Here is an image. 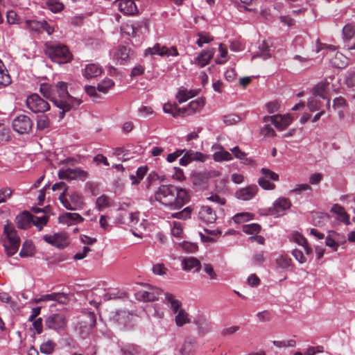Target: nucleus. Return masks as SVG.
I'll list each match as a JSON object with an SVG mask.
<instances>
[{
	"label": "nucleus",
	"instance_id": "46",
	"mask_svg": "<svg viewBox=\"0 0 355 355\" xmlns=\"http://www.w3.org/2000/svg\"><path fill=\"white\" fill-rule=\"evenodd\" d=\"M49 220V216H48L38 217L33 215L31 223H33L39 231H41L43 229V227L46 225Z\"/></svg>",
	"mask_w": 355,
	"mask_h": 355
},
{
	"label": "nucleus",
	"instance_id": "56",
	"mask_svg": "<svg viewBox=\"0 0 355 355\" xmlns=\"http://www.w3.org/2000/svg\"><path fill=\"white\" fill-rule=\"evenodd\" d=\"M322 50H327L329 51L334 52L336 50V47L334 45L327 44L320 42V40L318 39L316 41V53H319Z\"/></svg>",
	"mask_w": 355,
	"mask_h": 355
},
{
	"label": "nucleus",
	"instance_id": "39",
	"mask_svg": "<svg viewBox=\"0 0 355 355\" xmlns=\"http://www.w3.org/2000/svg\"><path fill=\"white\" fill-rule=\"evenodd\" d=\"M148 171L147 166H139L136 171V177L134 175H130V179L132 180V184H138L144 178Z\"/></svg>",
	"mask_w": 355,
	"mask_h": 355
},
{
	"label": "nucleus",
	"instance_id": "31",
	"mask_svg": "<svg viewBox=\"0 0 355 355\" xmlns=\"http://www.w3.org/2000/svg\"><path fill=\"white\" fill-rule=\"evenodd\" d=\"M34 253L35 248L33 245V242L30 240H26L22 244V248L19 252V256L21 257H28L33 256Z\"/></svg>",
	"mask_w": 355,
	"mask_h": 355
},
{
	"label": "nucleus",
	"instance_id": "28",
	"mask_svg": "<svg viewBox=\"0 0 355 355\" xmlns=\"http://www.w3.org/2000/svg\"><path fill=\"white\" fill-rule=\"evenodd\" d=\"M166 50V46H161L159 43H156L153 47H148L144 51V56L158 55L163 57L165 56V54H167Z\"/></svg>",
	"mask_w": 355,
	"mask_h": 355
},
{
	"label": "nucleus",
	"instance_id": "25",
	"mask_svg": "<svg viewBox=\"0 0 355 355\" xmlns=\"http://www.w3.org/2000/svg\"><path fill=\"white\" fill-rule=\"evenodd\" d=\"M329 85L327 81H321L315 85L312 89L313 95L315 97L322 98H327V88Z\"/></svg>",
	"mask_w": 355,
	"mask_h": 355
},
{
	"label": "nucleus",
	"instance_id": "54",
	"mask_svg": "<svg viewBox=\"0 0 355 355\" xmlns=\"http://www.w3.org/2000/svg\"><path fill=\"white\" fill-rule=\"evenodd\" d=\"M223 121L226 125H232L241 121V117L235 114H230L223 116Z\"/></svg>",
	"mask_w": 355,
	"mask_h": 355
},
{
	"label": "nucleus",
	"instance_id": "33",
	"mask_svg": "<svg viewBox=\"0 0 355 355\" xmlns=\"http://www.w3.org/2000/svg\"><path fill=\"white\" fill-rule=\"evenodd\" d=\"M82 313L85 317V320L83 321L85 326L88 327L90 329H93L96 324V313L89 310H84Z\"/></svg>",
	"mask_w": 355,
	"mask_h": 355
},
{
	"label": "nucleus",
	"instance_id": "23",
	"mask_svg": "<svg viewBox=\"0 0 355 355\" xmlns=\"http://www.w3.org/2000/svg\"><path fill=\"white\" fill-rule=\"evenodd\" d=\"M121 355H141L142 349L140 346L132 344L126 343L120 346Z\"/></svg>",
	"mask_w": 355,
	"mask_h": 355
},
{
	"label": "nucleus",
	"instance_id": "63",
	"mask_svg": "<svg viewBox=\"0 0 355 355\" xmlns=\"http://www.w3.org/2000/svg\"><path fill=\"white\" fill-rule=\"evenodd\" d=\"M190 150H187L186 149V151L183 153V156L180 159L179 164L181 166H187L190 163L193 162V159L191 157V154Z\"/></svg>",
	"mask_w": 355,
	"mask_h": 355
},
{
	"label": "nucleus",
	"instance_id": "20",
	"mask_svg": "<svg viewBox=\"0 0 355 355\" xmlns=\"http://www.w3.org/2000/svg\"><path fill=\"white\" fill-rule=\"evenodd\" d=\"M331 212L338 216L336 218L337 220L345 223L346 225L350 224L349 216L341 205L334 204L331 208Z\"/></svg>",
	"mask_w": 355,
	"mask_h": 355
},
{
	"label": "nucleus",
	"instance_id": "61",
	"mask_svg": "<svg viewBox=\"0 0 355 355\" xmlns=\"http://www.w3.org/2000/svg\"><path fill=\"white\" fill-rule=\"evenodd\" d=\"M187 313L183 310H180L178 314L175 316V322L178 327H181L188 322Z\"/></svg>",
	"mask_w": 355,
	"mask_h": 355
},
{
	"label": "nucleus",
	"instance_id": "17",
	"mask_svg": "<svg viewBox=\"0 0 355 355\" xmlns=\"http://www.w3.org/2000/svg\"><path fill=\"white\" fill-rule=\"evenodd\" d=\"M198 218L205 223H213L217 218L216 212L209 206L201 207Z\"/></svg>",
	"mask_w": 355,
	"mask_h": 355
},
{
	"label": "nucleus",
	"instance_id": "9",
	"mask_svg": "<svg viewBox=\"0 0 355 355\" xmlns=\"http://www.w3.org/2000/svg\"><path fill=\"white\" fill-rule=\"evenodd\" d=\"M43 239L47 243L59 249L66 248L69 243L65 233H55L53 235L45 234Z\"/></svg>",
	"mask_w": 355,
	"mask_h": 355
},
{
	"label": "nucleus",
	"instance_id": "5",
	"mask_svg": "<svg viewBox=\"0 0 355 355\" xmlns=\"http://www.w3.org/2000/svg\"><path fill=\"white\" fill-rule=\"evenodd\" d=\"M132 315L125 310H117L111 313L110 321L120 330H128L132 327Z\"/></svg>",
	"mask_w": 355,
	"mask_h": 355
},
{
	"label": "nucleus",
	"instance_id": "22",
	"mask_svg": "<svg viewBox=\"0 0 355 355\" xmlns=\"http://www.w3.org/2000/svg\"><path fill=\"white\" fill-rule=\"evenodd\" d=\"M43 295L44 301H55L61 304H66L69 298L67 294L64 293H51Z\"/></svg>",
	"mask_w": 355,
	"mask_h": 355
},
{
	"label": "nucleus",
	"instance_id": "41",
	"mask_svg": "<svg viewBox=\"0 0 355 355\" xmlns=\"http://www.w3.org/2000/svg\"><path fill=\"white\" fill-rule=\"evenodd\" d=\"M165 300L170 304L171 309L174 313H177L178 309L182 305V303L176 299H174V296L171 293H165Z\"/></svg>",
	"mask_w": 355,
	"mask_h": 355
},
{
	"label": "nucleus",
	"instance_id": "21",
	"mask_svg": "<svg viewBox=\"0 0 355 355\" xmlns=\"http://www.w3.org/2000/svg\"><path fill=\"white\" fill-rule=\"evenodd\" d=\"M163 111L164 113L171 114L173 117L183 116L182 107H180L176 103H166L163 105Z\"/></svg>",
	"mask_w": 355,
	"mask_h": 355
},
{
	"label": "nucleus",
	"instance_id": "6",
	"mask_svg": "<svg viewBox=\"0 0 355 355\" xmlns=\"http://www.w3.org/2000/svg\"><path fill=\"white\" fill-rule=\"evenodd\" d=\"M67 324V320L63 313H51L46 316L44 321L45 328L53 330L57 333L63 331Z\"/></svg>",
	"mask_w": 355,
	"mask_h": 355
},
{
	"label": "nucleus",
	"instance_id": "47",
	"mask_svg": "<svg viewBox=\"0 0 355 355\" xmlns=\"http://www.w3.org/2000/svg\"><path fill=\"white\" fill-rule=\"evenodd\" d=\"M50 126V119L46 114H41L37 116V128L39 130H43Z\"/></svg>",
	"mask_w": 355,
	"mask_h": 355
},
{
	"label": "nucleus",
	"instance_id": "51",
	"mask_svg": "<svg viewBox=\"0 0 355 355\" xmlns=\"http://www.w3.org/2000/svg\"><path fill=\"white\" fill-rule=\"evenodd\" d=\"M96 206L99 211H101L105 207H110V200L107 196L103 194L96 198Z\"/></svg>",
	"mask_w": 355,
	"mask_h": 355
},
{
	"label": "nucleus",
	"instance_id": "49",
	"mask_svg": "<svg viewBox=\"0 0 355 355\" xmlns=\"http://www.w3.org/2000/svg\"><path fill=\"white\" fill-rule=\"evenodd\" d=\"M192 210L191 207H187L180 211L172 214L171 216L174 218L186 220L191 218Z\"/></svg>",
	"mask_w": 355,
	"mask_h": 355
},
{
	"label": "nucleus",
	"instance_id": "34",
	"mask_svg": "<svg viewBox=\"0 0 355 355\" xmlns=\"http://www.w3.org/2000/svg\"><path fill=\"white\" fill-rule=\"evenodd\" d=\"M292 259L286 254L279 255L275 260L277 268L282 270H288L291 267Z\"/></svg>",
	"mask_w": 355,
	"mask_h": 355
},
{
	"label": "nucleus",
	"instance_id": "38",
	"mask_svg": "<svg viewBox=\"0 0 355 355\" xmlns=\"http://www.w3.org/2000/svg\"><path fill=\"white\" fill-rule=\"evenodd\" d=\"M196 346V340L195 339H187L186 340L182 347L180 350V353L181 355H189L191 353L193 352L195 350Z\"/></svg>",
	"mask_w": 355,
	"mask_h": 355
},
{
	"label": "nucleus",
	"instance_id": "3",
	"mask_svg": "<svg viewBox=\"0 0 355 355\" xmlns=\"http://www.w3.org/2000/svg\"><path fill=\"white\" fill-rule=\"evenodd\" d=\"M45 54L52 62L60 64L70 62L73 59L69 48L62 44H46Z\"/></svg>",
	"mask_w": 355,
	"mask_h": 355
},
{
	"label": "nucleus",
	"instance_id": "48",
	"mask_svg": "<svg viewBox=\"0 0 355 355\" xmlns=\"http://www.w3.org/2000/svg\"><path fill=\"white\" fill-rule=\"evenodd\" d=\"M261 227L258 223H250L244 225L242 227V230L246 234H258L260 232Z\"/></svg>",
	"mask_w": 355,
	"mask_h": 355
},
{
	"label": "nucleus",
	"instance_id": "2",
	"mask_svg": "<svg viewBox=\"0 0 355 355\" xmlns=\"http://www.w3.org/2000/svg\"><path fill=\"white\" fill-rule=\"evenodd\" d=\"M68 85L67 82L64 81H59L55 85V89L58 95H54L52 103L61 110L58 114L60 120L64 118L67 112L77 110L83 102L81 99L69 94Z\"/></svg>",
	"mask_w": 355,
	"mask_h": 355
},
{
	"label": "nucleus",
	"instance_id": "35",
	"mask_svg": "<svg viewBox=\"0 0 355 355\" xmlns=\"http://www.w3.org/2000/svg\"><path fill=\"white\" fill-rule=\"evenodd\" d=\"M200 334L205 335L211 330V324L205 318H199L195 321Z\"/></svg>",
	"mask_w": 355,
	"mask_h": 355
},
{
	"label": "nucleus",
	"instance_id": "53",
	"mask_svg": "<svg viewBox=\"0 0 355 355\" xmlns=\"http://www.w3.org/2000/svg\"><path fill=\"white\" fill-rule=\"evenodd\" d=\"M6 18L9 24H20L21 23V17L12 10L7 11Z\"/></svg>",
	"mask_w": 355,
	"mask_h": 355
},
{
	"label": "nucleus",
	"instance_id": "7",
	"mask_svg": "<svg viewBox=\"0 0 355 355\" xmlns=\"http://www.w3.org/2000/svg\"><path fill=\"white\" fill-rule=\"evenodd\" d=\"M26 105L34 113H44L50 109L49 103L37 94H32L28 96Z\"/></svg>",
	"mask_w": 355,
	"mask_h": 355
},
{
	"label": "nucleus",
	"instance_id": "57",
	"mask_svg": "<svg viewBox=\"0 0 355 355\" xmlns=\"http://www.w3.org/2000/svg\"><path fill=\"white\" fill-rule=\"evenodd\" d=\"M355 33V29L352 24H347L343 28V35L345 39L350 40Z\"/></svg>",
	"mask_w": 355,
	"mask_h": 355
},
{
	"label": "nucleus",
	"instance_id": "60",
	"mask_svg": "<svg viewBox=\"0 0 355 355\" xmlns=\"http://www.w3.org/2000/svg\"><path fill=\"white\" fill-rule=\"evenodd\" d=\"M175 98L180 104L188 101L189 98L187 94V89L184 87L180 88L175 95Z\"/></svg>",
	"mask_w": 355,
	"mask_h": 355
},
{
	"label": "nucleus",
	"instance_id": "10",
	"mask_svg": "<svg viewBox=\"0 0 355 355\" xmlns=\"http://www.w3.org/2000/svg\"><path fill=\"white\" fill-rule=\"evenodd\" d=\"M164 291L157 287L148 286V291H139L137 293V298L144 302H153L157 300L159 296L161 295Z\"/></svg>",
	"mask_w": 355,
	"mask_h": 355
},
{
	"label": "nucleus",
	"instance_id": "26",
	"mask_svg": "<svg viewBox=\"0 0 355 355\" xmlns=\"http://www.w3.org/2000/svg\"><path fill=\"white\" fill-rule=\"evenodd\" d=\"M276 116L277 120H275V122H273V125L279 130L286 129L292 122V119L289 114H277Z\"/></svg>",
	"mask_w": 355,
	"mask_h": 355
},
{
	"label": "nucleus",
	"instance_id": "11",
	"mask_svg": "<svg viewBox=\"0 0 355 355\" xmlns=\"http://www.w3.org/2000/svg\"><path fill=\"white\" fill-rule=\"evenodd\" d=\"M273 212L272 215L279 217L283 216L285 211L291 207V200L285 197H281L277 199L272 204Z\"/></svg>",
	"mask_w": 355,
	"mask_h": 355
},
{
	"label": "nucleus",
	"instance_id": "37",
	"mask_svg": "<svg viewBox=\"0 0 355 355\" xmlns=\"http://www.w3.org/2000/svg\"><path fill=\"white\" fill-rule=\"evenodd\" d=\"M25 24L27 29L38 34L42 33V28H44L43 21H40L37 20L27 19L26 20Z\"/></svg>",
	"mask_w": 355,
	"mask_h": 355
},
{
	"label": "nucleus",
	"instance_id": "30",
	"mask_svg": "<svg viewBox=\"0 0 355 355\" xmlns=\"http://www.w3.org/2000/svg\"><path fill=\"white\" fill-rule=\"evenodd\" d=\"M261 58L263 60H267L271 58L269 46L265 41L259 46V51L252 55V59Z\"/></svg>",
	"mask_w": 355,
	"mask_h": 355
},
{
	"label": "nucleus",
	"instance_id": "1",
	"mask_svg": "<svg viewBox=\"0 0 355 355\" xmlns=\"http://www.w3.org/2000/svg\"><path fill=\"white\" fill-rule=\"evenodd\" d=\"M155 200L171 210L181 209L189 200L185 189L173 184L161 185L155 193Z\"/></svg>",
	"mask_w": 355,
	"mask_h": 355
},
{
	"label": "nucleus",
	"instance_id": "14",
	"mask_svg": "<svg viewBox=\"0 0 355 355\" xmlns=\"http://www.w3.org/2000/svg\"><path fill=\"white\" fill-rule=\"evenodd\" d=\"M214 54V49L202 50L197 57L194 58V64L199 67H204L208 64Z\"/></svg>",
	"mask_w": 355,
	"mask_h": 355
},
{
	"label": "nucleus",
	"instance_id": "18",
	"mask_svg": "<svg viewBox=\"0 0 355 355\" xmlns=\"http://www.w3.org/2000/svg\"><path fill=\"white\" fill-rule=\"evenodd\" d=\"M331 67L337 69H345L349 64V59L340 52H336L334 57L329 60Z\"/></svg>",
	"mask_w": 355,
	"mask_h": 355
},
{
	"label": "nucleus",
	"instance_id": "27",
	"mask_svg": "<svg viewBox=\"0 0 355 355\" xmlns=\"http://www.w3.org/2000/svg\"><path fill=\"white\" fill-rule=\"evenodd\" d=\"M130 51L131 49L129 47L125 46H119L115 55L120 64H126L128 60L130 58Z\"/></svg>",
	"mask_w": 355,
	"mask_h": 355
},
{
	"label": "nucleus",
	"instance_id": "58",
	"mask_svg": "<svg viewBox=\"0 0 355 355\" xmlns=\"http://www.w3.org/2000/svg\"><path fill=\"white\" fill-rule=\"evenodd\" d=\"M261 172L262 175H263V178H266L268 180H272L273 181H277L279 180V175L273 171H272L270 169L267 168H262L261 169Z\"/></svg>",
	"mask_w": 355,
	"mask_h": 355
},
{
	"label": "nucleus",
	"instance_id": "8",
	"mask_svg": "<svg viewBox=\"0 0 355 355\" xmlns=\"http://www.w3.org/2000/svg\"><path fill=\"white\" fill-rule=\"evenodd\" d=\"M33 125V123L30 117L25 114L18 115L12 122L13 130L19 135L29 133L32 130Z\"/></svg>",
	"mask_w": 355,
	"mask_h": 355
},
{
	"label": "nucleus",
	"instance_id": "52",
	"mask_svg": "<svg viewBox=\"0 0 355 355\" xmlns=\"http://www.w3.org/2000/svg\"><path fill=\"white\" fill-rule=\"evenodd\" d=\"M67 191V188H65V189L63 191L62 193H61L58 197V199L60 202V203L68 210L73 211L76 210V207H73L70 202V200H69L66 197V193Z\"/></svg>",
	"mask_w": 355,
	"mask_h": 355
},
{
	"label": "nucleus",
	"instance_id": "45",
	"mask_svg": "<svg viewBox=\"0 0 355 355\" xmlns=\"http://www.w3.org/2000/svg\"><path fill=\"white\" fill-rule=\"evenodd\" d=\"M114 85V82L110 78H105L97 85V89L102 93H107L108 89Z\"/></svg>",
	"mask_w": 355,
	"mask_h": 355
},
{
	"label": "nucleus",
	"instance_id": "50",
	"mask_svg": "<svg viewBox=\"0 0 355 355\" xmlns=\"http://www.w3.org/2000/svg\"><path fill=\"white\" fill-rule=\"evenodd\" d=\"M213 158L216 162L230 161L233 159L232 154L226 150L216 152L213 155Z\"/></svg>",
	"mask_w": 355,
	"mask_h": 355
},
{
	"label": "nucleus",
	"instance_id": "40",
	"mask_svg": "<svg viewBox=\"0 0 355 355\" xmlns=\"http://www.w3.org/2000/svg\"><path fill=\"white\" fill-rule=\"evenodd\" d=\"M321 98L311 97L308 99L307 106L311 112L320 110L322 107V103L320 101Z\"/></svg>",
	"mask_w": 355,
	"mask_h": 355
},
{
	"label": "nucleus",
	"instance_id": "16",
	"mask_svg": "<svg viewBox=\"0 0 355 355\" xmlns=\"http://www.w3.org/2000/svg\"><path fill=\"white\" fill-rule=\"evenodd\" d=\"M258 187L255 184L248 186L236 191V197L242 200H251L257 193Z\"/></svg>",
	"mask_w": 355,
	"mask_h": 355
},
{
	"label": "nucleus",
	"instance_id": "44",
	"mask_svg": "<svg viewBox=\"0 0 355 355\" xmlns=\"http://www.w3.org/2000/svg\"><path fill=\"white\" fill-rule=\"evenodd\" d=\"M253 214L248 212L238 213L235 214L232 219L235 223L240 224L253 219Z\"/></svg>",
	"mask_w": 355,
	"mask_h": 355
},
{
	"label": "nucleus",
	"instance_id": "64",
	"mask_svg": "<svg viewBox=\"0 0 355 355\" xmlns=\"http://www.w3.org/2000/svg\"><path fill=\"white\" fill-rule=\"evenodd\" d=\"M152 270L155 275H163L166 274L167 268L163 263H156L153 266Z\"/></svg>",
	"mask_w": 355,
	"mask_h": 355
},
{
	"label": "nucleus",
	"instance_id": "13",
	"mask_svg": "<svg viewBox=\"0 0 355 355\" xmlns=\"http://www.w3.org/2000/svg\"><path fill=\"white\" fill-rule=\"evenodd\" d=\"M205 104V101L202 98H198L191 101L186 107H182V110H184L183 112V117L200 112Z\"/></svg>",
	"mask_w": 355,
	"mask_h": 355
},
{
	"label": "nucleus",
	"instance_id": "36",
	"mask_svg": "<svg viewBox=\"0 0 355 355\" xmlns=\"http://www.w3.org/2000/svg\"><path fill=\"white\" fill-rule=\"evenodd\" d=\"M208 179V175L202 172H195L191 175V181L196 186H202L207 184Z\"/></svg>",
	"mask_w": 355,
	"mask_h": 355
},
{
	"label": "nucleus",
	"instance_id": "24",
	"mask_svg": "<svg viewBox=\"0 0 355 355\" xmlns=\"http://www.w3.org/2000/svg\"><path fill=\"white\" fill-rule=\"evenodd\" d=\"M182 265L183 270L187 271L194 268L196 272H199L201 269L200 261L196 257L184 259L182 261Z\"/></svg>",
	"mask_w": 355,
	"mask_h": 355
},
{
	"label": "nucleus",
	"instance_id": "43",
	"mask_svg": "<svg viewBox=\"0 0 355 355\" xmlns=\"http://www.w3.org/2000/svg\"><path fill=\"white\" fill-rule=\"evenodd\" d=\"M40 92L47 99L51 102L54 94L52 93V85L48 83H42L40 87Z\"/></svg>",
	"mask_w": 355,
	"mask_h": 355
},
{
	"label": "nucleus",
	"instance_id": "42",
	"mask_svg": "<svg viewBox=\"0 0 355 355\" xmlns=\"http://www.w3.org/2000/svg\"><path fill=\"white\" fill-rule=\"evenodd\" d=\"M69 200L72 206L76 207V209L83 208L84 202L80 194L73 192L69 196Z\"/></svg>",
	"mask_w": 355,
	"mask_h": 355
},
{
	"label": "nucleus",
	"instance_id": "15",
	"mask_svg": "<svg viewBox=\"0 0 355 355\" xmlns=\"http://www.w3.org/2000/svg\"><path fill=\"white\" fill-rule=\"evenodd\" d=\"M33 215L28 211H24L15 218V223L17 227L21 230H26L31 227Z\"/></svg>",
	"mask_w": 355,
	"mask_h": 355
},
{
	"label": "nucleus",
	"instance_id": "4",
	"mask_svg": "<svg viewBox=\"0 0 355 355\" xmlns=\"http://www.w3.org/2000/svg\"><path fill=\"white\" fill-rule=\"evenodd\" d=\"M3 234H6L7 241H4L3 246L6 254L8 257H12L19 250L21 242L20 238L17 234V230L8 224L5 225Z\"/></svg>",
	"mask_w": 355,
	"mask_h": 355
},
{
	"label": "nucleus",
	"instance_id": "29",
	"mask_svg": "<svg viewBox=\"0 0 355 355\" xmlns=\"http://www.w3.org/2000/svg\"><path fill=\"white\" fill-rule=\"evenodd\" d=\"M67 171L69 173L70 179H79L83 181L89 176V173L87 171L78 167L75 168H67Z\"/></svg>",
	"mask_w": 355,
	"mask_h": 355
},
{
	"label": "nucleus",
	"instance_id": "59",
	"mask_svg": "<svg viewBox=\"0 0 355 355\" xmlns=\"http://www.w3.org/2000/svg\"><path fill=\"white\" fill-rule=\"evenodd\" d=\"M55 343L51 340H48L40 345V352L45 354H50L53 352Z\"/></svg>",
	"mask_w": 355,
	"mask_h": 355
},
{
	"label": "nucleus",
	"instance_id": "19",
	"mask_svg": "<svg viewBox=\"0 0 355 355\" xmlns=\"http://www.w3.org/2000/svg\"><path fill=\"white\" fill-rule=\"evenodd\" d=\"M72 221L80 223L84 221V218L78 213L71 212H65L58 217L59 223L71 225Z\"/></svg>",
	"mask_w": 355,
	"mask_h": 355
},
{
	"label": "nucleus",
	"instance_id": "62",
	"mask_svg": "<svg viewBox=\"0 0 355 355\" xmlns=\"http://www.w3.org/2000/svg\"><path fill=\"white\" fill-rule=\"evenodd\" d=\"M259 185L265 190H272L275 188V185L270 182L269 180L266 178H259L258 180Z\"/></svg>",
	"mask_w": 355,
	"mask_h": 355
},
{
	"label": "nucleus",
	"instance_id": "32",
	"mask_svg": "<svg viewBox=\"0 0 355 355\" xmlns=\"http://www.w3.org/2000/svg\"><path fill=\"white\" fill-rule=\"evenodd\" d=\"M11 83V78L3 62L0 59V86L6 87Z\"/></svg>",
	"mask_w": 355,
	"mask_h": 355
},
{
	"label": "nucleus",
	"instance_id": "12",
	"mask_svg": "<svg viewBox=\"0 0 355 355\" xmlns=\"http://www.w3.org/2000/svg\"><path fill=\"white\" fill-rule=\"evenodd\" d=\"M103 72L102 67L98 63H89L82 70V75L86 79H91L100 76Z\"/></svg>",
	"mask_w": 355,
	"mask_h": 355
},
{
	"label": "nucleus",
	"instance_id": "55",
	"mask_svg": "<svg viewBox=\"0 0 355 355\" xmlns=\"http://www.w3.org/2000/svg\"><path fill=\"white\" fill-rule=\"evenodd\" d=\"M46 4L49 9L53 13L59 12L64 9V5L62 3L54 0H48Z\"/></svg>",
	"mask_w": 355,
	"mask_h": 355
}]
</instances>
